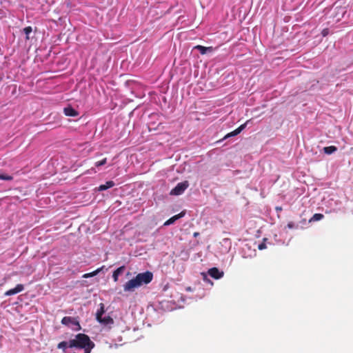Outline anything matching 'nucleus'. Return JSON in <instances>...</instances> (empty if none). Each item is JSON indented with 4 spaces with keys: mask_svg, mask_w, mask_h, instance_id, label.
<instances>
[{
    "mask_svg": "<svg viewBox=\"0 0 353 353\" xmlns=\"http://www.w3.org/2000/svg\"><path fill=\"white\" fill-rule=\"evenodd\" d=\"M106 162H107V158H104L101 161H97L95 163V166L99 167V166L103 165L106 163Z\"/></svg>",
    "mask_w": 353,
    "mask_h": 353,
    "instance_id": "nucleus-20",
    "label": "nucleus"
},
{
    "mask_svg": "<svg viewBox=\"0 0 353 353\" xmlns=\"http://www.w3.org/2000/svg\"><path fill=\"white\" fill-rule=\"evenodd\" d=\"M114 185V182L112 181H108L105 184L99 185L98 188L99 191H103L110 188Z\"/></svg>",
    "mask_w": 353,
    "mask_h": 353,
    "instance_id": "nucleus-13",
    "label": "nucleus"
},
{
    "mask_svg": "<svg viewBox=\"0 0 353 353\" xmlns=\"http://www.w3.org/2000/svg\"><path fill=\"white\" fill-rule=\"evenodd\" d=\"M68 345L69 342L68 343L66 341H61L57 345V348L62 349L63 352H65V349L68 347Z\"/></svg>",
    "mask_w": 353,
    "mask_h": 353,
    "instance_id": "nucleus-18",
    "label": "nucleus"
},
{
    "mask_svg": "<svg viewBox=\"0 0 353 353\" xmlns=\"http://www.w3.org/2000/svg\"><path fill=\"white\" fill-rule=\"evenodd\" d=\"M99 309L98 310L96 314V319L99 320L103 316V314L105 313V306L103 303L99 304Z\"/></svg>",
    "mask_w": 353,
    "mask_h": 353,
    "instance_id": "nucleus-14",
    "label": "nucleus"
},
{
    "mask_svg": "<svg viewBox=\"0 0 353 353\" xmlns=\"http://www.w3.org/2000/svg\"><path fill=\"white\" fill-rule=\"evenodd\" d=\"M266 248V245L265 243H261L258 245V249L262 250Z\"/></svg>",
    "mask_w": 353,
    "mask_h": 353,
    "instance_id": "nucleus-21",
    "label": "nucleus"
},
{
    "mask_svg": "<svg viewBox=\"0 0 353 353\" xmlns=\"http://www.w3.org/2000/svg\"><path fill=\"white\" fill-rule=\"evenodd\" d=\"M185 214V211H182L179 214L173 216L172 217H171L168 220H167L164 223L163 225L164 226H167V225H170L171 224H173L176 220H178L179 219L184 216Z\"/></svg>",
    "mask_w": 353,
    "mask_h": 353,
    "instance_id": "nucleus-7",
    "label": "nucleus"
},
{
    "mask_svg": "<svg viewBox=\"0 0 353 353\" xmlns=\"http://www.w3.org/2000/svg\"><path fill=\"white\" fill-rule=\"evenodd\" d=\"M278 210H281V208H276Z\"/></svg>",
    "mask_w": 353,
    "mask_h": 353,
    "instance_id": "nucleus-25",
    "label": "nucleus"
},
{
    "mask_svg": "<svg viewBox=\"0 0 353 353\" xmlns=\"http://www.w3.org/2000/svg\"><path fill=\"white\" fill-rule=\"evenodd\" d=\"M23 32L25 33L26 34V40H29L30 39V37H29V34L32 32V27L30 26H28V27H26L23 28Z\"/></svg>",
    "mask_w": 353,
    "mask_h": 353,
    "instance_id": "nucleus-17",
    "label": "nucleus"
},
{
    "mask_svg": "<svg viewBox=\"0 0 353 353\" xmlns=\"http://www.w3.org/2000/svg\"><path fill=\"white\" fill-rule=\"evenodd\" d=\"M104 268H105V266L103 265L101 268L97 269L96 270H94L92 272L84 274L83 275V278L88 279V278L94 276L97 274H98L99 272H101L103 270Z\"/></svg>",
    "mask_w": 353,
    "mask_h": 353,
    "instance_id": "nucleus-12",
    "label": "nucleus"
},
{
    "mask_svg": "<svg viewBox=\"0 0 353 353\" xmlns=\"http://www.w3.org/2000/svg\"><path fill=\"white\" fill-rule=\"evenodd\" d=\"M337 150V148L334 145L325 147L323 151L327 154H331Z\"/></svg>",
    "mask_w": 353,
    "mask_h": 353,
    "instance_id": "nucleus-15",
    "label": "nucleus"
},
{
    "mask_svg": "<svg viewBox=\"0 0 353 353\" xmlns=\"http://www.w3.org/2000/svg\"><path fill=\"white\" fill-rule=\"evenodd\" d=\"M323 217H324V215L323 214L316 213L312 216V217L310 219L309 221L312 222V221H320V220L323 219Z\"/></svg>",
    "mask_w": 353,
    "mask_h": 353,
    "instance_id": "nucleus-16",
    "label": "nucleus"
},
{
    "mask_svg": "<svg viewBox=\"0 0 353 353\" xmlns=\"http://www.w3.org/2000/svg\"><path fill=\"white\" fill-rule=\"evenodd\" d=\"M101 324L103 325H112L114 324V320L110 316L101 317L99 320H97Z\"/></svg>",
    "mask_w": 353,
    "mask_h": 353,
    "instance_id": "nucleus-9",
    "label": "nucleus"
},
{
    "mask_svg": "<svg viewBox=\"0 0 353 353\" xmlns=\"http://www.w3.org/2000/svg\"><path fill=\"white\" fill-rule=\"evenodd\" d=\"M125 270V265H122V266L118 268L117 270H115L113 272L112 278H113V280L114 282L118 281L119 275L123 274V272H124Z\"/></svg>",
    "mask_w": 353,
    "mask_h": 353,
    "instance_id": "nucleus-10",
    "label": "nucleus"
},
{
    "mask_svg": "<svg viewBox=\"0 0 353 353\" xmlns=\"http://www.w3.org/2000/svg\"><path fill=\"white\" fill-rule=\"evenodd\" d=\"M194 49L199 50L201 54H205L207 52H212L214 51V48L212 46L205 47L201 45L196 46Z\"/></svg>",
    "mask_w": 353,
    "mask_h": 353,
    "instance_id": "nucleus-11",
    "label": "nucleus"
},
{
    "mask_svg": "<svg viewBox=\"0 0 353 353\" xmlns=\"http://www.w3.org/2000/svg\"><path fill=\"white\" fill-rule=\"evenodd\" d=\"M23 290H24L23 285L22 284H18V285H17V286L14 288L10 289V290L6 291L4 293V295L5 296H12V295H14V294H16L17 293L22 292Z\"/></svg>",
    "mask_w": 353,
    "mask_h": 353,
    "instance_id": "nucleus-6",
    "label": "nucleus"
},
{
    "mask_svg": "<svg viewBox=\"0 0 353 353\" xmlns=\"http://www.w3.org/2000/svg\"><path fill=\"white\" fill-rule=\"evenodd\" d=\"M322 33H323V36H325V35H327V30H323V32H322Z\"/></svg>",
    "mask_w": 353,
    "mask_h": 353,
    "instance_id": "nucleus-24",
    "label": "nucleus"
},
{
    "mask_svg": "<svg viewBox=\"0 0 353 353\" xmlns=\"http://www.w3.org/2000/svg\"><path fill=\"white\" fill-rule=\"evenodd\" d=\"M193 236H194V237H197V236H199V232H195L193 234Z\"/></svg>",
    "mask_w": 353,
    "mask_h": 353,
    "instance_id": "nucleus-23",
    "label": "nucleus"
},
{
    "mask_svg": "<svg viewBox=\"0 0 353 353\" xmlns=\"http://www.w3.org/2000/svg\"><path fill=\"white\" fill-rule=\"evenodd\" d=\"M250 121V120H248L245 123L241 125L238 128L226 134L224 138L226 139L239 134L242 130H243L245 128L246 125Z\"/></svg>",
    "mask_w": 353,
    "mask_h": 353,
    "instance_id": "nucleus-5",
    "label": "nucleus"
},
{
    "mask_svg": "<svg viewBox=\"0 0 353 353\" xmlns=\"http://www.w3.org/2000/svg\"><path fill=\"white\" fill-rule=\"evenodd\" d=\"M189 183L188 181L179 183L175 188H174L170 192V195H181L188 188Z\"/></svg>",
    "mask_w": 353,
    "mask_h": 353,
    "instance_id": "nucleus-3",
    "label": "nucleus"
},
{
    "mask_svg": "<svg viewBox=\"0 0 353 353\" xmlns=\"http://www.w3.org/2000/svg\"><path fill=\"white\" fill-rule=\"evenodd\" d=\"M63 112L65 115L68 117H77L79 115V112L70 105L65 108Z\"/></svg>",
    "mask_w": 353,
    "mask_h": 353,
    "instance_id": "nucleus-8",
    "label": "nucleus"
},
{
    "mask_svg": "<svg viewBox=\"0 0 353 353\" xmlns=\"http://www.w3.org/2000/svg\"><path fill=\"white\" fill-rule=\"evenodd\" d=\"M61 323L64 325L71 327L74 330L78 331L81 329L77 318L72 316H64L61 319Z\"/></svg>",
    "mask_w": 353,
    "mask_h": 353,
    "instance_id": "nucleus-2",
    "label": "nucleus"
},
{
    "mask_svg": "<svg viewBox=\"0 0 353 353\" xmlns=\"http://www.w3.org/2000/svg\"><path fill=\"white\" fill-rule=\"evenodd\" d=\"M208 274L215 279H219L223 276V272L219 271L217 268H212L209 269Z\"/></svg>",
    "mask_w": 353,
    "mask_h": 353,
    "instance_id": "nucleus-4",
    "label": "nucleus"
},
{
    "mask_svg": "<svg viewBox=\"0 0 353 353\" xmlns=\"http://www.w3.org/2000/svg\"><path fill=\"white\" fill-rule=\"evenodd\" d=\"M0 179L5 181H12L13 177L10 175L3 174L0 173Z\"/></svg>",
    "mask_w": 353,
    "mask_h": 353,
    "instance_id": "nucleus-19",
    "label": "nucleus"
},
{
    "mask_svg": "<svg viewBox=\"0 0 353 353\" xmlns=\"http://www.w3.org/2000/svg\"><path fill=\"white\" fill-rule=\"evenodd\" d=\"M152 279L153 274L150 271L139 273L123 285V290L125 292H133L136 288L150 283Z\"/></svg>",
    "mask_w": 353,
    "mask_h": 353,
    "instance_id": "nucleus-1",
    "label": "nucleus"
},
{
    "mask_svg": "<svg viewBox=\"0 0 353 353\" xmlns=\"http://www.w3.org/2000/svg\"><path fill=\"white\" fill-rule=\"evenodd\" d=\"M287 227L289 229H293L295 228L294 223L293 222H289L287 225Z\"/></svg>",
    "mask_w": 353,
    "mask_h": 353,
    "instance_id": "nucleus-22",
    "label": "nucleus"
}]
</instances>
